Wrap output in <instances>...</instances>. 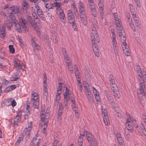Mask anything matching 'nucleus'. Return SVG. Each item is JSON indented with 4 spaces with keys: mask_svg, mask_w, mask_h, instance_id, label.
<instances>
[{
    "mask_svg": "<svg viewBox=\"0 0 146 146\" xmlns=\"http://www.w3.org/2000/svg\"><path fill=\"white\" fill-rule=\"evenodd\" d=\"M125 115L127 120L125 123L126 128L125 129V135L126 138L128 140L129 137V131L131 133L133 131V125L131 122V118L129 114L126 112Z\"/></svg>",
    "mask_w": 146,
    "mask_h": 146,
    "instance_id": "nucleus-1",
    "label": "nucleus"
},
{
    "mask_svg": "<svg viewBox=\"0 0 146 146\" xmlns=\"http://www.w3.org/2000/svg\"><path fill=\"white\" fill-rule=\"evenodd\" d=\"M84 133L91 146H97V142L94 136L87 131H84Z\"/></svg>",
    "mask_w": 146,
    "mask_h": 146,
    "instance_id": "nucleus-2",
    "label": "nucleus"
},
{
    "mask_svg": "<svg viewBox=\"0 0 146 146\" xmlns=\"http://www.w3.org/2000/svg\"><path fill=\"white\" fill-rule=\"evenodd\" d=\"M31 127L29 126L27 128H25L23 131V133L20 135V137L17 139V142L19 143L22 140H23V138L24 135L26 134V136L25 137V139L26 140H28L29 139L30 135V131L31 129Z\"/></svg>",
    "mask_w": 146,
    "mask_h": 146,
    "instance_id": "nucleus-3",
    "label": "nucleus"
},
{
    "mask_svg": "<svg viewBox=\"0 0 146 146\" xmlns=\"http://www.w3.org/2000/svg\"><path fill=\"white\" fill-rule=\"evenodd\" d=\"M95 35L93 33H91L92 47L95 55L97 57H98L100 56L98 46L96 43L95 42L96 38H95Z\"/></svg>",
    "mask_w": 146,
    "mask_h": 146,
    "instance_id": "nucleus-4",
    "label": "nucleus"
},
{
    "mask_svg": "<svg viewBox=\"0 0 146 146\" xmlns=\"http://www.w3.org/2000/svg\"><path fill=\"white\" fill-rule=\"evenodd\" d=\"M35 93L32 94L31 103L33 104V106L35 108L38 109L39 104V99L38 95H35Z\"/></svg>",
    "mask_w": 146,
    "mask_h": 146,
    "instance_id": "nucleus-5",
    "label": "nucleus"
},
{
    "mask_svg": "<svg viewBox=\"0 0 146 146\" xmlns=\"http://www.w3.org/2000/svg\"><path fill=\"white\" fill-rule=\"evenodd\" d=\"M145 81L143 80H140V86L139 87V91L138 90V93L141 94L143 95L145 98H146L145 95L146 93L145 92L146 88L145 86Z\"/></svg>",
    "mask_w": 146,
    "mask_h": 146,
    "instance_id": "nucleus-6",
    "label": "nucleus"
},
{
    "mask_svg": "<svg viewBox=\"0 0 146 146\" xmlns=\"http://www.w3.org/2000/svg\"><path fill=\"white\" fill-rule=\"evenodd\" d=\"M70 90V89H68L67 87H66L65 92L64 94V103L66 106L67 105L68 101L71 98V96H73L69 93Z\"/></svg>",
    "mask_w": 146,
    "mask_h": 146,
    "instance_id": "nucleus-7",
    "label": "nucleus"
},
{
    "mask_svg": "<svg viewBox=\"0 0 146 146\" xmlns=\"http://www.w3.org/2000/svg\"><path fill=\"white\" fill-rule=\"evenodd\" d=\"M20 9L17 6H13L9 7L8 9V12L10 15L16 14L20 11Z\"/></svg>",
    "mask_w": 146,
    "mask_h": 146,
    "instance_id": "nucleus-8",
    "label": "nucleus"
},
{
    "mask_svg": "<svg viewBox=\"0 0 146 146\" xmlns=\"http://www.w3.org/2000/svg\"><path fill=\"white\" fill-rule=\"evenodd\" d=\"M18 19L20 26L23 29L26 28L27 21L21 16H19Z\"/></svg>",
    "mask_w": 146,
    "mask_h": 146,
    "instance_id": "nucleus-9",
    "label": "nucleus"
},
{
    "mask_svg": "<svg viewBox=\"0 0 146 146\" xmlns=\"http://www.w3.org/2000/svg\"><path fill=\"white\" fill-rule=\"evenodd\" d=\"M102 111L104 121L105 124L107 125H108L110 122V121L108 119L107 113L106 112H105V111L102 110Z\"/></svg>",
    "mask_w": 146,
    "mask_h": 146,
    "instance_id": "nucleus-10",
    "label": "nucleus"
},
{
    "mask_svg": "<svg viewBox=\"0 0 146 146\" xmlns=\"http://www.w3.org/2000/svg\"><path fill=\"white\" fill-rule=\"evenodd\" d=\"M117 33L120 37H123V40L125 41L126 40L125 34L124 31L122 29H119L117 30Z\"/></svg>",
    "mask_w": 146,
    "mask_h": 146,
    "instance_id": "nucleus-11",
    "label": "nucleus"
},
{
    "mask_svg": "<svg viewBox=\"0 0 146 146\" xmlns=\"http://www.w3.org/2000/svg\"><path fill=\"white\" fill-rule=\"evenodd\" d=\"M59 16L61 22L64 23H65L66 20L63 11H60L59 12Z\"/></svg>",
    "mask_w": 146,
    "mask_h": 146,
    "instance_id": "nucleus-12",
    "label": "nucleus"
},
{
    "mask_svg": "<svg viewBox=\"0 0 146 146\" xmlns=\"http://www.w3.org/2000/svg\"><path fill=\"white\" fill-rule=\"evenodd\" d=\"M5 28L4 26H3L0 29V36L3 39H5L6 36V33L5 32Z\"/></svg>",
    "mask_w": 146,
    "mask_h": 146,
    "instance_id": "nucleus-13",
    "label": "nucleus"
},
{
    "mask_svg": "<svg viewBox=\"0 0 146 146\" xmlns=\"http://www.w3.org/2000/svg\"><path fill=\"white\" fill-rule=\"evenodd\" d=\"M106 95L108 100L111 104L113 103V98L112 96L111 95V93L109 91H106Z\"/></svg>",
    "mask_w": 146,
    "mask_h": 146,
    "instance_id": "nucleus-14",
    "label": "nucleus"
},
{
    "mask_svg": "<svg viewBox=\"0 0 146 146\" xmlns=\"http://www.w3.org/2000/svg\"><path fill=\"white\" fill-rule=\"evenodd\" d=\"M21 119L20 115H19L18 114H17L14 119V124L15 125H18V123L20 122Z\"/></svg>",
    "mask_w": 146,
    "mask_h": 146,
    "instance_id": "nucleus-15",
    "label": "nucleus"
},
{
    "mask_svg": "<svg viewBox=\"0 0 146 146\" xmlns=\"http://www.w3.org/2000/svg\"><path fill=\"white\" fill-rule=\"evenodd\" d=\"M84 134H80V136L79 137L78 140V144L80 146H81L83 144V138Z\"/></svg>",
    "mask_w": 146,
    "mask_h": 146,
    "instance_id": "nucleus-16",
    "label": "nucleus"
},
{
    "mask_svg": "<svg viewBox=\"0 0 146 146\" xmlns=\"http://www.w3.org/2000/svg\"><path fill=\"white\" fill-rule=\"evenodd\" d=\"M32 44L33 46L36 47V49L39 50L40 48L39 46L36 43L35 39L32 38L31 40Z\"/></svg>",
    "mask_w": 146,
    "mask_h": 146,
    "instance_id": "nucleus-17",
    "label": "nucleus"
},
{
    "mask_svg": "<svg viewBox=\"0 0 146 146\" xmlns=\"http://www.w3.org/2000/svg\"><path fill=\"white\" fill-rule=\"evenodd\" d=\"M116 25V30L122 29L121 25V24L119 20L115 22Z\"/></svg>",
    "mask_w": 146,
    "mask_h": 146,
    "instance_id": "nucleus-18",
    "label": "nucleus"
},
{
    "mask_svg": "<svg viewBox=\"0 0 146 146\" xmlns=\"http://www.w3.org/2000/svg\"><path fill=\"white\" fill-rule=\"evenodd\" d=\"M113 96L117 99H118L120 98V94L119 93V90L116 91H114L113 92Z\"/></svg>",
    "mask_w": 146,
    "mask_h": 146,
    "instance_id": "nucleus-19",
    "label": "nucleus"
},
{
    "mask_svg": "<svg viewBox=\"0 0 146 146\" xmlns=\"http://www.w3.org/2000/svg\"><path fill=\"white\" fill-rule=\"evenodd\" d=\"M88 5L91 11L93 10H96V5L94 3H91L90 4H88Z\"/></svg>",
    "mask_w": 146,
    "mask_h": 146,
    "instance_id": "nucleus-20",
    "label": "nucleus"
},
{
    "mask_svg": "<svg viewBox=\"0 0 146 146\" xmlns=\"http://www.w3.org/2000/svg\"><path fill=\"white\" fill-rule=\"evenodd\" d=\"M61 92H57V94L56 96V100L55 101V104H57L59 101L60 99V94L61 93Z\"/></svg>",
    "mask_w": 146,
    "mask_h": 146,
    "instance_id": "nucleus-21",
    "label": "nucleus"
},
{
    "mask_svg": "<svg viewBox=\"0 0 146 146\" xmlns=\"http://www.w3.org/2000/svg\"><path fill=\"white\" fill-rule=\"evenodd\" d=\"M137 74L140 76V78L142 77L143 78L146 75V73L144 72H141V71H138L137 72Z\"/></svg>",
    "mask_w": 146,
    "mask_h": 146,
    "instance_id": "nucleus-22",
    "label": "nucleus"
},
{
    "mask_svg": "<svg viewBox=\"0 0 146 146\" xmlns=\"http://www.w3.org/2000/svg\"><path fill=\"white\" fill-rule=\"evenodd\" d=\"M80 19H81V21L82 22L83 25H86L87 24V22L86 21V16H85V17H80Z\"/></svg>",
    "mask_w": 146,
    "mask_h": 146,
    "instance_id": "nucleus-23",
    "label": "nucleus"
},
{
    "mask_svg": "<svg viewBox=\"0 0 146 146\" xmlns=\"http://www.w3.org/2000/svg\"><path fill=\"white\" fill-rule=\"evenodd\" d=\"M63 111H62L58 110V116L57 117L58 120V121H60L61 120V116L62 115Z\"/></svg>",
    "mask_w": 146,
    "mask_h": 146,
    "instance_id": "nucleus-24",
    "label": "nucleus"
},
{
    "mask_svg": "<svg viewBox=\"0 0 146 146\" xmlns=\"http://www.w3.org/2000/svg\"><path fill=\"white\" fill-rule=\"evenodd\" d=\"M75 73L76 78L77 80V81L79 83L80 82L79 79L80 77V73L78 71H75Z\"/></svg>",
    "mask_w": 146,
    "mask_h": 146,
    "instance_id": "nucleus-25",
    "label": "nucleus"
},
{
    "mask_svg": "<svg viewBox=\"0 0 146 146\" xmlns=\"http://www.w3.org/2000/svg\"><path fill=\"white\" fill-rule=\"evenodd\" d=\"M45 4V7L46 9V10L48 11L49 9H53V6L51 4H48L46 3H44Z\"/></svg>",
    "mask_w": 146,
    "mask_h": 146,
    "instance_id": "nucleus-26",
    "label": "nucleus"
},
{
    "mask_svg": "<svg viewBox=\"0 0 146 146\" xmlns=\"http://www.w3.org/2000/svg\"><path fill=\"white\" fill-rule=\"evenodd\" d=\"M69 100H71L72 102V107L73 108H76V106L75 105V99L74 98V96H71V98Z\"/></svg>",
    "mask_w": 146,
    "mask_h": 146,
    "instance_id": "nucleus-27",
    "label": "nucleus"
},
{
    "mask_svg": "<svg viewBox=\"0 0 146 146\" xmlns=\"http://www.w3.org/2000/svg\"><path fill=\"white\" fill-rule=\"evenodd\" d=\"M29 6L27 2L26 1H25L24 3V4L23 5V9H25V10H28L29 8Z\"/></svg>",
    "mask_w": 146,
    "mask_h": 146,
    "instance_id": "nucleus-28",
    "label": "nucleus"
},
{
    "mask_svg": "<svg viewBox=\"0 0 146 146\" xmlns=\"http://www.w3.org/2000/svg\"><path fill=\"white\" fill-rule=\"evenodd\" d=\"M140 126L142 130L143 133L146 136V130L145 129V126L142 124H140Z\"/></svg>",
    "mask_w": 146,
    "mask_h": 146,
    "instance_id": "nucleus-29",
    "label": "nucleus"
},
{
    "mask_svg": "<svg viewBox=\"0 0 146 146\" xmlns=\"http://www.w3.org/2000/svg\"><path fill=\"white\" fill-rule=\"evenodd\" d=\"M130 6V9L132 15L136 14V12L133 6L131 4H129Z\"/></svg>",
    "mask_w": 146,
    "mask_h": 146,
    "instance_id": "nucleus-30",
    "label": "nucleus"
},
{
    "mask_svg": "<svg viewBox=\"0 0 146 146\" xmlns=\"http://www.w3.org/2000/svg\"><path fill=\"white\" fill-rule=\"evenodd\" d=\"M68 20L69 23L71 24L72 23H73L75 22V19L74 17H72L69 18H68Z\"/></svg>",
    "mask_w": 146,
    "mask_h": 146,
    "instance_id": "nucleus-31",
    "label": "nucleus"
},
{
    "mask_svg": "<svg viewBox=\"0 0 146 146\" xmlns=\"http://www.w3.org/2000/svg\"><path fill=\"white\" fill-rule=\"evenodd\" d=\"M122 47L123 50L129 48L128 46H127V44L125 42H122Z\"/></svg>",
    "mask_w": 146,
    "mask_h": 146,
    "instance_id": "nucleus-32",
    "label": "nucleus"
},
{
    "mask_svg": "<svg viewBox=\"0 0 146 146\" xmlns=\"http://www.w3.org/2000/svg\"><path fill=\"white\" fill-rule=\"evenodd\" d=\"M63 84V83H62L61 82L58 83L59 85L57 89V92H61V90L62 89V85Z\"/></svg>",
    "mask_w": 146,
    "mask_h": 146,
    "instance_id": "nucleus-33",
    "label": "nucleus"
},
{
    "mask_svg": "<svg viewBox=\"0 0 146 146\" xmlns=\"http://www.w3.org/2000/svg\"><path fill=\"white\" fill-rule=\"evenodd\" d=\"M92 14L95 17H96L98 15L97 12L96 10H93L91 11Z\"/></svg>",
    "mask_w": 146,
    "mask_h": 146,
    "instance_id": "nucleus-34",
    "label": "nucleus"
},
{
    "mask_svg": "<svg viewBox=\"0 0 146 146\" xmlns=\"http://www.w3.org/2000/svg\"><path fill=\"white\" fill-rule=\"evenodd\" d=\"M129 48H127V49L124 50H123L124 53H125V54L127 56H129L130 54V52L129 51Z\"/></svg>",
    "mask_w": 146,
    "mask_h": 146,
    "instance_id": "nucleus-35",
    "label": "nucleus"
},
{
    "mask_svg": "<svg viewBox=\"0 0 146 146\" xmlns=\"http://www.w3.org/2000/svg\"><path fill=\"white\" fill-rule=\"evenodd\" d=\"M27 19L28 20L31 24H32L33 23V19L32 16L30 15H28L27 16Z\"/></svg>",
    "mask_w": 146,
    "mask_h": 146,
    "instance_id": "nucleus-36",
    "label": "nucleus"
},
{
    "mask_svg": "<svg viewBox=\"0 0 146 146\" xmlns=\"http://www.w3.org/2000/svg\"><path fill=\"white\" fill-rule=\"evenodd\" d=\"M44 87L43 89L44 93L45 95L47 96L48 95V92H47V88H46V85H44Z\"/></svg>",
    "mask_w": 146,
    "mask_h": 146,
    "instance_id": "nucleus-37",
    "label": "nucleus"
},
{
    "mask_svg": "<svg viewBox=\"0 0 146 146\" xmlns=\"http://www.w3.org/2000/svg\"><path fill=\"white\" fill-rule=\"evenodd\" d=\"M114 52L116 56H117L118 55V50L116 47V46H113Z\"/></svg>",
    "mask_w": 146,
    "mask_h": 146,
    "instance_id": "nucleus-38",
    "label": "nucleus"
},
{
    "mask_svg": "<svg viewBox=\"0 0 146 146\" xmlns=\"http://www.w3.org/2000/svg\"><path fill=\"white\" fill-rule=\"evenodd\" d=\"M68 18H69L71 17H72V16L73 17H74V15L73 14L72 11L70 10L68 11Z\"/></svg>",
    "mask_w": 146,
    "mask_h": 146,
    "instance_id": "nucleus-39",
    "label": "nucleus"
},
{
    "mask_svg": "<svg viewBox=\"0 0 146 146\" xmlns=\"http://www.w3.org/2000/svg\"><path fill=\"white\" fill-rule=\"evenodd\" d=\"M9 50L12 53H15V50L12 45H9Z\"/></svg>",
    "mask_w": 146,
    "mask_h": 146,
    "instance_id": "nucleus-40",
    "label": "nucleus"
},
{
    "mask_svg": "<svg viewBox=\"0 0 146 146\" xmlns=\"http://www.w3.org/2000/svg\"><path fill=\"white\" fill-rule=\"evenodd\" d=\"M15 68L17 70L18 72H20L21 70L22 66L20 64L19 65H17V66H15Z\"/></svg>",
    "mask_w": 146,
    "mask_h": 146,
    "instance_id": "nucleus-41",
    "label": "nucleus"
},
{
    "mask_svg": "<svg viewBox=\"0 0 146 146\" xmlns=\"http://www.w3.org/2000/svg\"><path fill=\"white\" fill-rule=\"evenodd\" d=\"M129 23L132 30L134 31L135 32L136 31L135 26L132 23V21H131V22H130V23Z\"/></svg>",
    "mask_w": 146,
    "mask_h": 146,
    "instance_id": "nucleus-42",
    "label": "nucleus"
},
{
    "mask_svg": "<svg viewBox=\"0 0 146 146\" xmlns=\"http://www.w3.org/2000/svg\"><path fill=\"white\" fill-rule=\"evenodd\" d=\"M80 4L79 5V9L85 8L84 5L80 1H79Z\"/></svg>",
    "mask_w": 146,
    "mask_h": 146,
    "instance_id": "nucleus-43",
    "label": "nucleus"
},
{
    "mask_svg": "<svg viewBox=\"0 0 146 146\" xmlns=\"http://www.w3.org/2000/svg\"><path fill=\"white\" fill-rule=\"evenodd\" d=\"M83 84L84 88L85 90H86L90 88L89 84L88 83H86V82H83Z\"/></svg>",
    "mask_w": 146,
    "mask_h": 146,
    "instance_id": "nucleus-44",
    "label": "nucleus"
},
{
    "mask_svg": "<svg viewBox=\"0 0 146 146\" xmlns=\"http://www.w3.org/2000/svg\"><path fill=\"white\" fill-rule=\"evenodd\" d=\"M74 13L76 17V18L77 19H79V13L77 11V9H76L75 10H74Z\"/></svg>",
    "mask_w": 146,
    "mask_h": 146,
    "instance_id": "nucleus-45",
    "label": "nucleus"
},
{
    "mask_svg": "<svg viewBox=\"0 0 146 146\" xmlns=\"http://www.w3.org/2000/svg\"><path fill=\"white\" fill-rule=\"evenodd\" d=\"M92 88L93 93L95 96L99 94V93L98 92V91L95 89V88L94 87H93Z\"/></svg>",
    "mask_w": 146,
    "mask_h": 146,
    "instance_id": "nucleus-46",
    "label": "nucleus"
},
{
    "mask_svg": "<svg viewBox=\"0 0 146 146\" xmlns=\"http://www.w3.org/2000/svg\"><path fill=\"white\" fill-rule=\"evenodd\" d=\"M92 30L93 31V33L95 35V36L96 38H98V35L97 34V31H96V29L95 28H92Z\"/></svg>",
    "mask_w": 146,
    "mask_h": 146,
    "instance_id": "nucleus-47",
    "label": "nucleus"
},
{
    "mask_svg": "<svg viewBox=\"0 0 146 146\" xmlns=\"http://www.w3.org/2000/svg\"><path fill=\"white\" fill-rule=\"evenodd\" d=\"M11 105L12 107H14L17 105V103L15 100H13L11 104L8 106H10Z\"/></svg>",
    "mask_w": 146,
    "mask_h": 146,
    "instance_id": "nucleus-48",
    "label": "nucleus"
},
{
    "mask_svg": "<svg viewBox=\"0 0 146 146\" xmlns=\"http://www.w3.org/2000/svg\"><path fill=\"white\" fill-rule=\"evenodd\" d=\"M11 89L10 87V86H8L4 91V93H7L11 91Z\"/></svg>",
    "mask_w": 146,
    "mask_h": 146,
    "instance_id": "nucleus-49",
    "label": "nucleus"
},
{
    "mask_svg": "<svg viewBox=\"0 0 146 146\" xmlns=\"http://www.w3.org/2000/svg\"><path fill=\"white\" fill-rule=\"evenodd\" d=\"M38 15H42L43 14V13L41 9H39L36 11Z\"/></svg>",
    "mask_w": 146,
    "mask_h": 146,
    "instance_id": "nucleus-50",
    "label": "nucleus"
},
{
    "mask_svg": "<svg viewBox=\"0 0 146 146\" xmlns=\"http://www.w3.org/2000/svg\"><path fill=\"white\" fill-rule=\"evenodd\" d=\"M113 16L114 17V20L115 21H117L119 20V19L118 18V16L117 15V14L116 13H113Z\"/></svg>",
    "mask_w": 146,
    "mask_h": 146,
    "instance_id": "nucleus-51",
    "label": "nucleus"
},
{
    "mask_svg": "<svg viewBox=\"0 0 146 146\" xmlns=\"http://www.w3.org/2000/svg\"><path fill=\"white\" fill-rule=\"evenodd\" d=\"M71 24L73 29L74 30H76V29H77V27L76 26V22H75L73 23H72Z\"/></svg>",
    "mask_w": 146,
    "mask_h": 146,
    "instance_id": "nucleus-52",
    "label": "nucleus"
},
{
    "mask_svg": "<svg viewBox=\"0 0 146 146\" xmlns=\"http://www.w3.org/2000/svg\"><path fill=\"white\" fill-rule=\"evenodd\" d=\"M98 5L100 9L102 10H103V7L104 6L103 2H99Z\"/></svg>",
    "mask_w": 146,
    "mask_h": 146,
    "instance_id": "nucleus-53",
    "label": "nucleus"
},
{
    "mask_svg": "<svg viewBox=\"0 0 146 146\" xmlns=\"http://www.w3.org/2000/svg\"><path fill=\"white\" fill-rule=\"evenodd\" d=\"M13 62L14 63V65L15 66H17V65H19L20 64V62L18 60H17L13 61Z\"/></svg>",
    "mask_w": 146,
    "mask_h": 146,
    "instance_id": "nucleus-54",
    "label": "nucleus"
},
{
    "mask_svg": "<svg viewBox=\"0 0 146 146\" xmlns=\"http://www.w3.org/2000/svg\"><path fill=\"white\" fill-rule=\"evenodd\" d=\"M9 81L7 80L3 79L2 80V82L5 84H9Z\"/></svg>",
    "mask_w": 146,
    "mask_h": 146,
    "instance_id": "nucleus-55",
    "label": "nucleus"
},
{
    "mask_svg": "<svg viewBox=\"0 0 146 146\" xmlns=\"http://www.w3.org/2000/svg\"><path fill=\"white\" fill-rule=\"evenodd\" d=\"M92 96H91L90 97H87V98L89 101H90V103L91 104H92L94 102Z\"/></svg>",
    "mask_w": 146,
    "mask_h": 146,
    "instance_id": "nucleus-56",
    "label": "nucleus"
},
{
    "mask_svg": "<svg viewBox=\"0 0 146 146\" xmlns=\"http://www.w3.org/2000/svg\"><path fill=\"white\" fill-rule=\"evenodd\" d=\"M79 13L80 17H82H82L86 16V12H79Z\"/></svg>",
    "mask_w": 146,
    "mask_h": 146,
    "instance_id": "nucleus-57",
    "label": "nucleus"
},
{
    "mask_svg": "<svg viewBox=\"0 0 146 146\" xmlns=\"http://www.w3.org/2000/svg\"><path fill=\"white\" fill-rule=\"evenodd\" d=\"M112 42L113 46H116V47L117 45V42L116 40V38H113L112 40Z\"/></svg>",
    "mask_w": 146,
    "mask_h": 146,
    "instance_id": "nucleus-58",
    "label": "nucleus"
},
{
    "mask_svg": "<svg viewBox=\"0 0 146 146\" xmlns=\"http://www.w3.org/2000/svg\"><path fill=\"white\" fill-rule=\"evenodd\" d=\"M117 140L119 144L123 143L124 141L122 138H121L117 139Z\"/></svg>",
    "mask_w": 146,
    "mask_h": 146,
    "instance_id": "nucleus-59",
    "label": "nucleus"
},
{
    "mask_svg": "<svg viewBox=\"0 0 146 146\" xmlns=\"http://www.w3.org/2000/svg\"><path fill=\"white\" fill-rule=\"evenodd\" d=\"M132 15L133 16V18L134 21H139L138 18L136 17V14L133 15Z\"/></svg>",
    "mask_w": 146,
    "mask_h": 146,
    "instance_id": "nucleus-60",
    "label": "nucleus"
},
{
    "mask_svg": "<svg viewBox=\"0 0 146 146\" xmlns=\"http://www.w3.org/2000/svg\"><path fill=\"white\" fill-rule=\"evenodd\" d=\"M100 16L102 19H103L104 17V12L103 10H102L100 12Z\"/></svg>",
    "mask_w": 146,
    "mask_h": 146,
    "instance_id": "nucleus-61",
    "label": "nucleus"
},
{
    "mask_svg": "<svg viewBox=\"0 0 146 146\" xmlns=\"http://www.w3.org/2000/svg\"><path fill=\"white\" fill-rule=\"evenodd\" d=\"M63 109L64 108L62 105L60 103L59 104V107L58 110L63 111Z\"/></svg>",
    "mask_w": 146,
    "mask_h": 146,
    "instance_id": "nucleus-62",
    "label": "nucleus"
},
{
    "mask_svg": "<svg viewBox=\"0 0 146 146\" xmlns=\"http://www.w3.org/2000/svg\"><path fill=\"white\" fill-rule=\"evenodd\" d=\"M109 79L110 80V82L114 80V78L113 77V76L111 74H110Z\"/></svg>",
    "mask_w": 146,
    "mask_h": 146,
    "instance_id": "nucleus-63",
    "label": "nucleus"
},
{
    "mask_svg": "<svg viewBox=\"0 0 146 146\" xmlns=\"http://www.w3.org/2000/svg\"><path fill=\"white\" fill-rule=\"evenodd\" d=\"M58 143V141L57 140H55L53 143V146H56Z\"/></svg>",
    "mask_w": 146,
    "mask_h": 146,
    "instance_id": "nucleus-64",
    "label": "nucleus"
}]
</instances>
